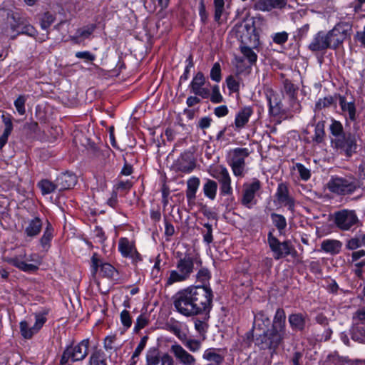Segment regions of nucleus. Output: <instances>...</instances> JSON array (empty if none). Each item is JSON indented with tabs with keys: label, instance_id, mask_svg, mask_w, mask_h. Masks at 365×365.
<instances>
[{
	"label": "nucleus",
	"instance_id": "obj_1",
	"mask_svg": "<svg viewBox=\"0 0 365 365\" xmlns=\"http://www.w3.org/2000/svg\"><path fill=\"white\" fill-rule=\"evenodd\" d=\"M213 293L207 286H192L178 291L173 297L176 311L185 317L210 312Z\"/></svg>",
	"mask_w": 365,
	"mask_h": 365
},
{
	"label": "nucleus",
	"instance_id": "obj_2",
	"mask_svg": "<svg viewBox=\"0 0 365 365\" xmlns=\"http://www.w3.org/2000/svg\"><path fill=\"white\" fill-rule=\"evenodd\" d=\"M329 131L330 143L333 149L347 158L351 157L356 153L358 145L355 135L345 133L344 126L340 121L331 119Z\"/></svg>",
	"mask_w": 365,
	"mask_h": 365
},
{
	"label": "nucleus",
	"instance_id": "obj_3",
	"mask_svg": "<svg viewBox=\"0 0 365 365\" xmlns=\"http://www.w3.org/2000/svg\"><path fill=\"white\" fill-rule=\"evenodd\" d=\"M194 272V258L189 254L180 257L175 264V269L170 272L166 279L165 286L169 287L178 282L188 279Z\"/></svg>",
	"mask_w": 365,
	"mask_h": 365
},
{
	"label": "nucleus",
	"instance_id": "obj_4",
	"mask_svg": "<svg viewBox=\"0 0 365 365\" xmlns=\"http://www.w3.org/2000/svg\"><path fill=\"white\" fill-rule=\"evenodd\" d=\"M327 187L331 192L339 195L351 194L358 187L356 179L351 175L331 176Z\"/></svg>",
	"mask_w": 365,
	"mask_h": 365
},
{
	"label": "nucleus",
	"instance_id": "obj_5",
	"mask_svg": "<svg viewBox=\"0 0 365 365\" xmlns=\"http://www.w3.org/2000/svg\"><path fill=\"white\" fill-rule=\"evenodd\" d=\"M250 154L247 148H236L228 153L227 163L236 177H243L245 172V158Z\"/></svg>",
	"mask_w": 365,
	"mask_h": 365
},
{
	"label": "nucleus",
	"instance_id": "obj_6",
	"mask_svg": "<svg viewBox=\"0 0 365 365\" xmlns=\"http://www.w3.org/2000/svg\"><path fill=\"white\" fill-rule=\"evenodd\" d=\"M334 222L337 228L342 231H349L356 228L360 221L353 210L343 209L335 212Z\"/></svg>",
	"mask_w": 365,
	"mask_h": 365
},
{
	"label": "nucleus",
	"instance_id": "obj_7",
	"mask_svg": "<svg viewBox=\"0 0 365 365\" xmlns=\"http://www.w3.org/2000/svg\"><path fill=\"white\" fill-rule=\"evenodd\" d=\"M89 340L83 339L75 346H68L61 356L60 364H66L70 360L72 362L83 360L88 353Z\"/></svg>",
	"mask_w": 365,
	"mask_h": 365
},
{
	"label": "nucleus",
	"instance_id": "obj_8",
	"mask_svg": "<svg viewBox=\"0 0 365 365\" xmlns=\"http://www.w3.org/2000/svg\"><path fill=\"white\" fill-rule=\"evenodd\" d=\"M352 26L347 22H339L327 34L331 44V48H339L343 42L351 37Z\"/></svg>",
	"mask_w": 365,
	"mask_h": 365
},
{
	"label": "nucleus",
	"instance_id": "obj_9",
	"mask_svg": "<svg viewBox=\"0 0 365 365\" xmlns=\"http://www.w3.org/2000/svg\"><path fill=\"white\" fill-rule=\"evenodd\" d=\"M255 344L260 349H269L274 351L282 343L284 335L272 329L263 332L256 333Z\"/></svg>",
	"mask_w": 365,
	"mask_h": 365
},
{
	"label": "nucleus",
	"instance_id": "obj_10",
	"mask_svg": "<svg viewBox=\"0 0 365 365\" xmlns=\"http://www.w3.org/2000/svg\"><path fill=\"white\" fill-rule=\"evenodd\" d=\"M267 242L273 252L274 258L277 260L285 257L292 253V246L291 242L289 241L279 242L271 232L268 234Z\"/></svg>",
	"mask_w": 365,
	"mask_h": 365
},
{
	"label": "nucleus",
	"instance_id": "obj_11",
	"mask_svg": "<svg viewBox=\"0 0 365 365\" xmlns=\"http://www.w3.org/2000/svg\"><path fill=\"white\" fill-rule=\"evenodd\" d=\"M210 175L220 182L222 194L231 195L232 193L231 178L227 169L225 166H217L212 170Z\"/></svg>",
	"mask_w": 365,
	"mask_h": 365
},
{
	"label": "nucleus",
	"instance_id": "obj_12",
	"mask_svg": "<svg viewBox=\"0 0 365 365\" xmlns=\"http://www.w3.org/2000/svg\"><path fill=\"white\" fill-rule=\"evenodd\" d=\"M260 189L261 182L256 178L250 183L244 184L241 203L249 209L252 208L257 203L255 195Z\"/></svg>",
	"mask_w": 365,
	"mask_h": 365
},
{
	"label": "nucleus",
	"instance_id": "obj_13",
	"mask_svg": "<svg viewBox=\"0 0 365 365\" xmlns=\"http://www.w3.org/2000/svg\"><path fill=\"white\" fill-rule=\"evenodd\" d=\"M145 365H174V361L168 354H160L158 349L150 347L145 354Z\"/></svg>",
	"mask_w": 365,
	"mask_h": 365
},
{
	"label": "nucleus",
	"instance_id": "obj_14",
	"mask_svg": "<svg viewBox=\"0 0 365 365\" xmlns=\"http://www.w3.org/2000/svg\"><path fill=\"white\" fill-rule=\"evenodd\" d=\"M206 78L204 74L199 71L193 77L189 88L190 93L202 98H207L210 96V89L205 87Z\"/></svg>",
	"mask_w": 365,
	"mask_h": 365
},
{
	"label": "nucleus",
	"instance_id": "obj_15",
	"mask_svg": "<svg viewBox=\"0 0 365 365\" xmlns=\"http://www.w3.org/2000/svg\"><path fill=\"white\" fill-rule=\"evenodd\" d=\"M33 256V255H31L28 257L26 252H24L17 256L9 259L7 262L21 271L33 272L38 269L36 265L29 263V262L34 261Z\"/></svg>",
	"mask_w": 365,
	"mask_h": 365
},
{
	"label": "nucleus",
	"instance_id": "obj_16",
	"mask_svg": "<svg viewBox=\"0 0 365 365\" xmlns=\"http://www.w3.org/2000/svg\"><path fill=\"white\" fill-rule=\"evenodd\" d=\"M118 250L123 257L130 258L133 262L141 260V257L135 248V243L126 237L119 239Z\"/></svg>",
	"mask_w": 365,
	"mask_h": 365
},
{
	"label": "nucleus",
	"instance_id": "obj_17",
	"mask_svg": "<svg viewBox=\"0 0 365 365\" xmlns=\"http://www.w3.org/2000/svg\"><path fill=\"white\" fill-rule=\"evenodd\" d=\"M266 99L269 105V113L274 116L284 113L283 106L279 95L271 88L264 90Z\"/></svg>",
	"mask_w": 365,
	"mask_h": 365
},
{
	"label": "nucleus",
	"instance_id": "obj_18",
	"mask_svg": "<svg viewBox=\"0 0 365 365\" xmlns=\"http://www.w3.org/2000/svg\"><path fill=\"white\" fill-rule=\"evenodd\" d=\"M195 160L191 152H184L175 161L173 167L176 171L190 173L195 168Z\"/></svg>",
	"mask_w": 365,
	"mask_h": 365
},
{
	"label": "nucleus",
	"instance_id": "obj_19",
	"mask_svg": "<svg viewBox=\"0 0 365 365\" xmlns=\"http://www.w3.org/2000/svg\"><path fill=\"white\" fill-rule=\"evenodd\" d=\"M91 267L93 272L96 273L98 268L100 267L101 274L107 278H114L117 276V270L109 263L103 262L96 253H94L91 257Z\"/></svg>",
	"mask_w": 365,
	"mask_h": 365
},
{
	"label": "nucleus",
	"instance_id": "obj_20",
	"mask_svg": "<svg viewBox=\"0 0 365 365\" xmlns=\"http://www.w3.org/2000/svg\"><path fill=\"white\" fill-rule=\"evenodd\" d=\"M170 350L175 356V359L181 365L196 364V359L195 356L187 351L181 345L175 343L171 345Z\"/></svg>",
	"mask_w": 365,
	"mask_h": 365
},
{
	"label": "nucleus",
	"instance_id": "obj_21",
	"mask_svg": "<svg viewBox=\"0 0 365 365\" xmlns=\"http://www.w3.org/2000/svg\"><path fill=\"white\" fill-rule=\"evenodd\" d=\"M310 51L313 52L323 51L327 48H331V44L329 40L327 33L319 31L312 38L308 46Z\"/></svg>",
	"mask_w": 365,
	"mask_h": 365
},
{
	"label": "nucleus",
	"instance_id": "obj_22",
	"mask_svg": "<svg viewBox=\"0 0 365 365\" xmlns=\"http://www.w3.org/2000/svg\"><path fill=\"white\" fill-rule=\"evenodd\" d=\"M275 197L279 204L287 207L290 210H293L294 200L289 195L288 186L286 183L281 182L278 185Z\"/></svg>",
	"mask_w": 365,
	"mask_h": 365
},
{
	"label": "nucleus",
	"instance_id": "obj_23",
	"mask_svg": "<svg viewBox=\"0 0 365 365\" xmlns=\"http://www.w3.org/2000/svg\"><path fill=\"white\" fill-rule=\"evenodd\" d=\"M287 0H257L254 9L260 11H270L274 9H282L286 6Z\"/></svg>",
	"mask_w": 365,
	"mask_h": 365
},
{
	"label": "nucleus",
	"instance_id": "obj_24",
	"mask_svg": "<svg viewBox=\"0 0 365 365\" xmlns=\"http://www.w3.org/2000/svg\"><path fill=\"white\" fill-rule=\"evenodd\" d=\"M253 114V109L250 106L242 108L236 114L235 118V130L240 131L245 127L250 118Z\"/></svg>",
	"mask_w": 365,
	"mask_h": 365
},
{
	"label": "nucleus",
	"instance_id": "obj_25",
	"mask_svg": "<svg viewBox=\"0 0 365 365\" xmlns=\"http://www.w3.org/2000/svg\"><path fill=\"white\" fill-rule=\"evenodd\" d=\"M339 103L341 108V110L344 113L345 115H348L349 119L354 122L356 120L357 115H356V108L355 105L354 100H351L348 101L346 98L343 96H339Z\"/></svg>",
	"mask_w": 365,
	"mask_h": 365
},
{
	"label": "nucleus",
	"instance_id": "obj_26",
	"mask_svg": "<svg viewBox=\"0 0 365 365\" xmlns=\"http://www.w3.org/2000/svg\"><path fill=\"white\" fill-rule=\"evenodd\" d=\"M270 324L269 317L262 312L255 315V319L252 327L253 336L256 333H263L269 331L267 329Z\"/></svg>",
	"mask_w": 365,
	"mask_h": 365
},
{
	"label": "nucleus",
	"instance_id": "obj_27",
	"mask_svg": "<svg viewBox=\"0 0 365 365\" xmlns=\"http://www.w3.org/2000/svg\"><path fill=\"white\" fill-rule=\"evenodd\" d=\"M58 191H63L72 188L77 182L76 176L72 173H66L56 178Z\"/></svg>",
	"mask_w": 365,
	"mask_h": 365
},
{
	"label": "nucleus",
	"instance_id": "obj_28",
	"mask_svg": "<svg viewBox=\"0 0 365 365\" xmlns=\"http://www.w3.org/2000/svg\"><path fill=\"white\" fill-rule=\"evenodd\" d=\"M286 314L283 309H277L272 329L285 336Z\"/></svg>",
	"mask_w": 365,
	"mask_h": 365
},
{
	"label": "nucleus",
	"instance_id": "obj_29",
	"mask_svg": "<svg viewBox=\"0 0 365 365\" xmlns=\"http://www.w3.org/2000/svg\"><path fill=\"white\" fill-rule=\"evenodd\" d=\"M42 225L41 220L36 217L28 222V225L24 229V233L27 237L33 238L41 232Z\"/></svg>",
	"mask_w": 365,
	"mask_h": 365
},
{
	"label": "nucleus",
	"instance_id": "obj_30",
	"mask_svg": "<svg viewBox=\"0 0 365 365\" xmlns=\"http://www.w3.org/2000/svg\"><path fill=\"white\" fill-rule=\"evenodd\" d=\"M200 179L197 177H192L187 181L186 197L189 203L193 202L196 198V192L200 186Z\"/></svg>",
	"mask_w": 365,
	"mask_h": 365
},
{
	"label": "nucleus",
	"instance_id": "obj_31",
	"mask_svg": "<svg viewBox=\"0 0 365 365\" xmlns=\"http://www.w3.org/2000/svg\"><path fill=\"white\" fill-rule=\"evenodd\" d=\"M342 247V243L337 240H325L321 244V249L331 255L338 254Z\"/></svg>",
	"mask_w": 365,
	"mask_h": 365
},
{
	"label": "nucleus",
	"instance_id": "obj_32",
	"mask_svg": "<svg viewBox=\"0 0 365 365\" xmlns=\"http://www.w3.org/2000/svg\"><path fill=\"white\" fill-rule=\"evenodd\" d=\"M96 29V26L95 24H90L83 28H80L76 31V35L71 37V39L75 43H79L80 38L85 39L89 38V36L93 33Z\"/></svg>",
	"mask_w": 365,
	"mask_h": 365
},
{
	"label": "nucleus",
	"instance_id": "obj_33",
	"mask_svg": "<svg viewBox=\"0 0 365 365\" xmlns=\"http://www.w3.org/2000/svg\"><path fill=\"white\" fill-rule=\"evenodd\" d=\"M53 237V229L51 225L48 222L46 227L41 237L39 242L42 248L47 251L51 247V242Z\"/></svg>",
	"mask_w": 365,
	"mask_h": 365
},
{
	"label": "nucleus",
	"instance_id": "obj_34",
	"mask_svg": "<svg viewBox=\"0 0 365 365\" xmlns=\"http://www.w3.org/2000/svg\"><path fill=\"white\" fill-rule=\"evenodd\" d=\"M202 357L210 364L220 365L223 361V356L217 353L214 349H206Z\"/></svg>",
	"mask_w": 365,
	"mask_h": 365
},
{
	"label": "nucleus",
	"instance_id": "obj_35",
	"mask_svg": "<svg viewBox=\"0 0 365 365\" xmlns=\"http://www.w3.org/2000/svg\"><path fill=\"white\" fill-rule=\"evenodd\" d=\"M289 322L292 329L303 330L305 327V317L302 314H292L289 317Z\"/></svg>",
	"mask_w": 365,
	"mask_h": 365
},
{
	"label": "nucleus",
	"instance_id": "obj_36",
	"mask_svg": "<svg viewBox=\"0 0 365 365\" xmlns=\"http://www.w3.org/2000/svg\"><path fill=\"white\" fill-rule=\"evenodd\" d=\"M56 181L53 182L47 179H43L39 181L37 186L41 191V193L45 195L53 192L58 190Z\"/></svg>",
	"mask_w": 365,
	"mask_h": 365
},
{
	"label": "nucleus",
	"instance_id": "obj_37",
	"mask_svg": "<svg viewBox=\"0 0 365 365\" xmlns=\"http://www.w3.org/2000/svg\"><path fill=\"white\" fill-rule=\"evenodd\" d=\"M217 190V184L215 181L208 179L203 185L204 195L210 200H214L216 197Z\"/></svg>",
	"mask_w": 365,
	"mask_h": 365
},
{
	"label": "nucleus",
	"instance_id": "obj_38",
	"mask_svg": "<svg viewBox=\"0 0 365 365\" xmlns=\"http://www.w3.org/2000/svg\"><path fill=\"white\" fill-rule=\"evenodd\" d=\"M89 365H107L104 352L101 350L93 352L89 357Z\"/></svg>",
	"mask_w": 365,
	"mask_h": 365
},
{
	"label": "nucleus",
	"instance_id": "obj_39",
	"mask_svg": "<svg viewBox=\"0 0 365 365\" xmlns=\"http://www.w3.org/2000/svg\"><path fill=\"white\" fill-rule=\"evenodd\" d=\"M271 219L274 225L277 228L279 233H282V231L287 227V221L285 217L282 215L272 213L271 215Z\"/></svg>",
	"mask_w": 365,
	"mask_h": 365
},
{
	"label": "nucleus",
	"instance_id": "obj_40",
	"mask_svg": "<svg viewBox=\"0 0 365 365\" xmlns=\"http://www.w3.org/2000/svg\"><path fill=\"white\" fill-rule=\"evenodd\" d=\"M168 330L174 334L181 341L186 339V334L182 330L181 325L178 322L168 324Z\"/></svg>",
	"mask_w": 365,
	"mask_h": 365
},
{
	"label": "nucleus",
	"instance_id": "obj_41",
	"mask_svg": "<svg viewBox=\"0 0 365 365\" xmlns=\"http://www.w3.org/2000/svg\"><path fill=\"white\" fill-rule=\"evenodd\" d=\"M244 41H242V45L240 46L241 53L249 61L250 63H253L256 62L257 59V54L250 47L244 45Z\"/></svg>",
	"mask_w": 365,
	"mask_h": 365
},
{
	"label": "nucleus",
	"instance_id": "obj_42",
	"mask_svg": "<svg viewBox=\"0 0 365 365\" xmlns=\"http://www.w3.org/2000/svg\"><path fill=\"white\" fill-rule=\"evenodd\" d=\"M149 317L145 314H140L136 319L133 331L138 333L140 330L143 329L149 324Z\"/></svg>",
	"mask_w": 365,
	"mask_h": 365
},
{
	"label": "nucleus",
	"instance_id": "obj_43",
	"mask_svg": "<svg viewBox=\"0 0 365 365\" xmlns=\"http://www.w3.org/2000/svg\"><path fill=\"white\" fill-rule=\"evenodd\" d=\"M20 331L24 339H31L36 333L33 330V327H29L26 321H21L19 324Z\"/></svg>",
	"mask_w": 365,
	"mask_h": 365
},
{
	"label": "nucleus",
	"instance_id": "obj_44",
	"mask_svg": "<svg viewBox=\"0 0 365 365\" xmlns=\"http://www.w3.org/2000/svg\"><path fill=\"white\" fill-rule=\"evenodd\" d=\"M201 232L203 236V241L207 244L210 245L213 241V236H212V227L209 223H205L203 225V228L201 230Z\"/></svg>",
	"mask_w": 365,
	"mask_h": 365
},
{
	"label": "nucleus",
	"instance_id": "obj_45",
	"mask_svg": "<svg viewBox=\"0 0 365 365\" xmlns=\"http://www.w3.org/2000/svg\"><path fill=\"white\" fill-rule=\"evenodd\" d=\"M182 341L183 342L184 346L186 348H187L191 352L198 351L202 346L201 341L197 339H187L186 338L184 341Z\"/></svg>",
	"mask_w": 365,
	"mask_h": 365
},
{
	"label": "nucleus",
	"instance_id": "obj_46",
	"mask_svg": "<svg viewBox=\"0 0 365 365\" xmlns=\"http://www.w3.org/2000/svg\"><path fill=\"white\" fill-rule=\"evenodd\" d=\"M120 322L125 329H128L132 325V317L129 311L124 309L120 314Z\"/></svg>",
	"mask_w": 365,
	"mask_h": 365
},
{
	"label": "nucleus",
	"instance_id": "obj_47",
	"mask_svg": "<svg viewBox=\"0 0 365 365\" xmlns=\"http://www.w3.org/2000/svg\"><path fill=\"white\" fill-rule=\"evenodd\" d=\"M210 77L213 81L217 83L222 80L221 66L218 62L215 63L212 67Z\"/></svg>",
	"mask_w": 365,
	"mask_h": 365
},
{
	"label": "nucleus",
	"instance_id": "obj_48",
	"mask_svg": "<svg viewBox=\"0 0 365 365\" xmlns=\"http://www.w3.org/2000/svg\"><path fill=\"white\" fill-rule=\"evenodd\" d=\"M27 98L24 95H20L14 101V106L19 115H24L26 113L25 103Z\"/></svg>",
	"mask_w": 365,
	"mask_h": 365
},
{
	"label": "nucleus",
	"instance_id": "obj_49",
	"mask_svg": "<svg viewBox=\"0 0 365 365\" xmlns=\"http://www.w3.org/2000/svg\"><path fill=\"white\" fill-rule=\"evenodd\" d=\"M46 322V314L43 313H37L35 314V323L32 326L33 330L36 331V333L38 332V331L41 329L43 324Z\"/></svg>",
	"mask_w": 365,
	"mask_h": 365
},
{
	"label": "nucleus",
	"instance_id": "obj_50",
	"mask_svg": "<svg viewBox=\"0 0 365 365\" xmlns=\"http://www.w3.org/2000/svg\"><path fill=\"white\" fill-rule=\"evenodd\" d=\"M211 102L213 103H220L223 101V97L220 93V88L217 85H214L212 87V92H210Z\"/></svg>",
	"mask_w": 365,
	"mask_h": 365
},
{
	"label": "nucleus",
	"instance_id": "obj_51",
	"mask_svg": "<svg viewBox=\"0 0 365 365\" xmlns=\"http://www.w3.org/2000/svg\"><path fill=\"white\" fill-rule=\"evenodd\" d=\"M55 21V16L50 12L43 14L41 19V27L43 29H48Z\"/></svg>",
	"mask_w": 365,
	"mask_h": 365
},
{
	"label": "nucleus",
	"instance_id": "obj_52",
	"mask_svg": "<svg viewBox=\"0 0 365 365\" xmlns=\"http://www.w3.org/2000/svg\"><path fill=\"white\" fill-rule=\"evenodd\" d=\"M215 5V20L219 21L222 16L225 1L224 0H214Z\"/></svg>",
	"mask_w": 365,
	"mask_h": 365
},
{
	"label": "nucleus",
	"instance_id": "obj_53",
	"mask_svg": "<svg viewBox=\"0 0 365 365\" xmlns=\"http://www.w3.org/2000/svg\"><path fill=\"white\" fill-rule=\"evenodd\" d=\"M296 168L302 180L307 181L310 178V170L307 169L304 165L301 163H297Z\"/></svg>",
	"mask_w": 365,
	"mask_h": 365
},
{
	"label": "nucleus",
	"instance_id": "obj_54",
	"mask_svg": "<svg viewBox=\"0 0 365 365\" xmlns=\"http://www.w3.org/2000/svg\"><path fill=\"white\" fill-rule=\"evenodd\" d=\"M333 98L331 96L324 97V98H319L316 103V109L322 110V108L330 106L333 103Z\"/></svg>",
	"mask_w": 365,
	"mask_h": 365
},
{
	"label": "nucleus",
	"instance_id": "obj_55",
	"mask_svg": "<svg viewBox=\"0 0 365 365\" xmlns=\"http://www.w3.org/2000/svg\"><path fill=\"white\" fill-rule=\"evenodd\" d=\"M288 40V34L286 31L279 32L274 34L272 41L277 44H284Z\"/></svg>",
	"mask_w": 365,
	"mask_h": 365
},
{
	"label": "nucleus",
	"instance_id": "obj_56",
	"mask_svg": "<svg viewBox=\"0 0 365 365\" xmlns=\"http://www.w3.org/2000/svg\"><path fill=\"white\" fill-rule=\"evenodd\" d=\"M37 34L36 29L30 24L24 25L21 27V31H18V34H25L31 37H35Z\"/></svg>",
	"mask_w": 365,
	"mask_h": 365
},
{
	"label": "nucleus",
	"instance_id": "obj_57",
	"mask_svg": "<svg viewBox=\"0 0 365 365\" xmlns=\"http://www.w3.org/2000/svg\"><path fill=\"white\" fill-rule=\"evenodd\" d=\"M227 88L232 92H237L240 89L239 82L232 76H229L226 78Z\"/></svg>",
	"mask_w": 365,
	"mask_h": 365
},
{
	"label": "nucleus",
	"instance_id": "obj_58",
	"mask_svg": "<svg viewBox=\"0 0 365 365\" xmlns=\"http://www.w3.org/2000/svg\"><path fill=\"white\" fill-rule=\"evenodd\" d=\"M210 277V272L207 268H201L197 274V280L202 283L208 282Z\"/></svg>",
	"mask_w": 365,
	"mask_h": 365
},
{
	"label": "nucleus",
	"instance_id": "obj_59",
	"mask_svg": "<svg viewBox=\"0 0 365 365\" xmlns=\"http://www.w3.org/2000/svg\"><path fill=\"white\" fill-rule=\"evenodd\" d=\"M324 130L323 126H320L318 123L315 128L314 130V136L313 140L317 143H320L322 142L324 136Z\"/></svg>",
	"mask_w": 365,
	"mask_h": 365
},
{
	"label": "nucleus",
	"instance_id": "obj_60",
	"mask_svg": "<svg viewBox=\"0 0 365 365\" xmlns=\"http://www.w3.org/2000/svg\"><path fill=\"white\" fill-rule=\"evenodd\" d=\"M187 64L185 68L183 74L180 76V81H187L189 78L190 69L193 67L192 56L190 55L187 58Z\"/></svg>",
	"mask_w": 365,
	"mask_h": 365
},
{
	"label": "nucleus",
	"instance_id": "obj_61",
	"mask_svg": "<svg viewBox=\"0 0 365 365\" xmlns=\"http://www.w3.org/2000/svg\"><path fill=\"white\" fill-rule=\"evenodd\" d=\"M283 86L284 92L289 96H293L295 93L294 85L288 79L283 81Z\"/></svg>",
	"mask_w": 365,
	"mask_h": 365
},
{
	"label": "nucleus",
	"instance_id": "obj_62",
	"mask_svg": "<svg viewBox=\"0 0 365 365\" xmlns=\"http://www.w3.org/2000/svg\"><path fill=\"white\" fill-rule=\"evenodd\" d=\"M75 56L78 58H82L88 61H93L96 59V56L89 51H78Z\"/></svg>",
	"mask_w": 365,
	"mask_h": 365
},
{
	"label": "nucleus",
	"instance_id": "obj_63",
	"mask_svg": "<svg viewBox=\"0 0 365 365\" xmlns=\"http://www.w3.org/2000/svg\"><path fill=\"white\" fill-rule=\"evenodd\" d=\"M148 339V336H144L143 337L141 338L139 344H138L137 347L135 348V349L133 352L135 354V356L140 355L141 352L143 351V349H145V347L146 346Z\"/></svg>",
	"mask_w": 365,
	"mask_h": 365
},
{
	"label": "nucleus",
	"instance_id": "obj_64",
	"mask_svg": "<svg viewBox=\"0 0 365 365\" xmlns=\"http://www.w3.org/2000/svg\"><path fill=\"white\" fill-rule=\"evenodd\" d=\"M353 319L356 322L365 323V307L358 309L354 313Z\"/></svg>",
	"mask_w": 365,
	"mask_h": 365
}]
</instances>
